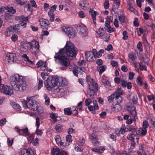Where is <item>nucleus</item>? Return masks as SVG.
I'll use <instances>...</instances> for the list:
<instances>
[{
	"label": "nucleus",
	"instance_id": "30",
	"mask_svg": "<svg viewBox=\"0 0 155 155\" xmlns=\"http://www.w3.org/2000/svg\"><path fill=\"white\" fill-rule=\"evenodd\" d=\"M138 131L139 133L141 135L144 136L147 134V129L141 127L139 128Z\"/></svg>",
	"mask_w": 155,
	"mask_h": 155
},
{
	"label": "nucleus",
	"instance_id": "36",
	"mask_svg": "<svg viewBox=\"0 0 155 155\" xmlns=\"http://www.w3.org/2000/svg\"><path fill=\"white\" fill-rule=\"evenodd\" d=\"M115 99L117 104H120L123 101V98L120 96H115Z\"/></svg>",
	"mask_w": 155,
	"mask_h": 155
},
{
	"label": "nucleus",
	"instance_id": "27",
	"mask_svg": "<svg viewBox=\"0 0 155 155\" xmlns=\"http://www.w3.org/2000/svg\"><path fill=\"white\" fill-rule=\"evenodd\" d=\"M11 105L13 108L15 110L20 111L21 110V107L19 104L15 102H12L11 103Z\"/></svg>",
	"mask_w": 155,
	"mask_h": 155
},
{
	"label": "nucleus",
	"instance_id": "45",
	"mask_svg": "<svg viewBox=\"0 0 155 155\" xmlns=\"http://www.w3.org/2000/svg\"><path fill=\"white\" fill-rule=\"evenodd\" d=\"M138 35L139 36H141L143 32V29L142 28H139L137 29Z\"/></svg>",
	"mask_w": 155,
	"mask_h": 155
},
{
	"label": "nucleus",
	"instance_id": "61",
	"mask_svg": "<svg viewBox=\"0 0 155 155\" xmlns=\"http://www.w3.org/2000/svg\"><path fill=\"white\" fill-rule=\"evenodd\" d=\"M40 119L38 117H37L36 119V124L35 126L37 128H39L40 126Z\"/></svg>",
	"mask_w": 155,
	"mask_h": 155
},
{
	"label": "nucleus",
	"instance_id": "5",
	"mask_svg": "<svg viewBox=\"0 0 155 155\" xmlns=\"http://www.w3.org/2000/svg\"><path fill=\"white\" fill-rule=\"evenodd\" d=\"M64 49H61L56 53L54 58L56 62H59V64L64 68L68 67L70 64L69 60L64 54Z\"/></svg>",
	"mask_w": 155,
	"mask_h": 155
},
{
	"label": "nucleus",
	"instance_id": "52",
	"mask_svg": "<svg viewBox=\"0 0 155 155\" xmlns=\"http://www.w3.org/2000/svg\"><path fill=\"white\" fill-rule=\"evenodd\" d=\"M78 16L80 18H83L85 17L86 15L85 13L83 11H80L78 13Z\"/></svg>",
	"mask_w": 155,
	"mask_h": 155
},
{
	"label": "nucleus",
	"instance_id": "34",
	"mask_svg": "<svg viewBox=\"0 0 155 155\" xmlns=\"http://www.w3.org/2000/svg\"><path fill=\"white\" fill-rule=\"evenodd\" d=\"M16 2L15 3L18 4H20L21 6H23L25 5H27V4L28 3V2L25 1L24 2H21V0H17L15 1Z\"/></svg>",
	"mask_w": 155,
	"mask_h": 155
},
{
	"label": "nucleus",
	"instance_id": "17",
	"mask_svg": "<svg viewBox=\"0 0 155 155\" xmlns=\"http://www.w3.org/2000/svg\"><path fill=\"white\" fill-rule=\"evenodd\" d=\"M30 49L34 48H39V45L38 42L37 41H33L29 42Z\"/></svg>",
	"mask_w": 155,
	"mask_h": 155
},
{
	"label": "nucleus",
	"instance_id": "19",
	"mask_svg": "<svg viewBox=\"0 0 155 155\" xmlns=\"http://www.w3.org/2000/svg\"><path fill=\"white\" fill-rule=\"evenodd\" d=\"M55 140L57 143L60 147L61 148H64V146L62 145V140L60 136L56 135L55 137Z\"/></svg>",
	"mask_w": 155,
	"mask_h": 155
},
{
	"label": "nucleus",
	"instance_id": "59",
	"mask_svg": "<svg viewBox=\"0 0 155 155\" xmlns=\"http://www.w3.org/2000/svg\"><path fill=\"white\" fill-rule=\"evenodd\" d=\"M92 102V101L89 98L87 99L85 101V104L86 106H88Z\"/></svg>",
	"mask_w": 155,
	"mask_h": 155
},
{
	"label": "nucleus",
	"instance_id": "21",
	"mask_svg": "<svg viewBox=\"0 0 155 155\" xmlns=\"http://www.w3.org/2000/svg\"><path fill=\"white\" fill-rule=\"evenodd\" d=\"M136 135H138L136 132H134V134H129L127 135V139L130 140L131 141L133 140H134V139Z\"/></svg>",
	"mask_w": 155,
	"mask_h": 155
},
{
	"label": "nucleus",
	"instance_id": "1",
	"mask_svg": "<svg viewBox=\"0 0 155 155\" xmlns=\"http://www.w3.org/2000/svg\"><path fill=\"white\" fill-rule=\"evenodd\" d=\"M11 84L15 90L21 91L26 89V83L23 80V77L19 74H16L12 76L10 78Z\"/></svg>",
	"mask_w": 155,
	"mask_h": 155
},
{
	"label": "nucleus",
	"instance_id": "47",
	"mask_svg": "<svg viewBox=\"0 0 155 155\" xmlns=\"http://www.w3.org/2000/svg\"><path fill=\"white\" fill-rule=\"evenodd\" d=\"M104 51L103 49H101L97 53L96 56L99 58L102 55V54L104 53Z\"/></svg>",
	"mask_w": 155,
	"mask_h": 155
},
{
	"label": "nucleus",
	"instance_id": "41",
	"mask_svg": "<svg viewBox=\"0 0 155 155\" xmlns=\"http://www.w3.org/2000/svg\"><path fill=\"white\" fill-rule=\"evenodd\" d=\"M28 149H23L19 152V155H28Z\"/></svg>",
	"mask_w": 155,
	"mask_h": 155
},
{
	"label": "nucleus",
	"instance_id": "2",
	"mask_svg": "<svg viewBox=\"0 0 155 155\" xmlns=\"http://www.w3.org/2000/svg\"><path fill=\"white\" fill-rule=\"evenodd\" d=\"M65 83L64 78L55 76H49L45 82L46 87L49 90L55 86H63Z\"/></svg>",
	"mask_w": 155,
	"mask_h": 155
},
{
	"label": "nucleus",
	"instance_id": "3",
	"mask_svg": "<svg viewBox=\"0 0 155 155\" xmlns=\"http://www.w3.org/2000/svg\"><path fill=\"white\" fill-rule=\"evenodd\" d=\"M27 100H22V104L25 109L28 108L31 110L34 111L37 110L39 114H41L43 112V108L40 106L37 101L31 99V97H28Z\"/></svg>",
	"mask_w": 155,
	"mask_h": 155
},
{
	"label": "nucleus",
	"instance_id": "31",
	"mask_svg": "<svg viewBox=\"0 0 155 155\" xmlns=\"http://www.w3.org/2000/svg\"><path fill=\"white\" fill-rule=\"evenodd\" d=\"M118 19L121 25H123L125 22V17L123 15H120L118 16Z\"/></svg>",
	"mask_w": 155,
	"mask_h": 155
},
{
	"label": "nucleus",
	"instance_id": "29",
	"mask_svg": "<svg viewBox=\"0 0 155 155\" xmlns=\"http://www.w3.org/2000/svg\"><path fill=\"white\" fill-rule=\"evenodd\" d=\"M125 130L126 132H127L128 131L130 132L131 130L134 132H136V130L134 127L131 125L127 126L125 128Z\"/></svg>",
	"mask_w": 155,
	"mask_h": 155
},
{
	"label": "nucleus",
	"instance_id": "49",
	"mask_svg": "<svg viewBox=\"0 0 155 155\" xmlns=\"http://www.w3.org/2000/svg\"><path fill=\"white\" fill-rule=\"evenodd\" d=\"M140 69L141 71L144 70L147 71V67L146 65L142 64V63L140 62L139 64Z\"/></svg>",
	"mask_w": 155,
	"mask_h": 155
},
{
	"label": "nucleus",
	"instance_id": "20",
	"mask_svg": "<svg viewBox=\"0 0 155 155\" xmlns=\"http://www.w3.org/2000/svg\"><path fill=\"white\" fill-rule=\"evenodd\" d=\"M105 150V148L104 147L100 146L99 147L93 148L92 150L93 152L99 153H103L104 150Z\"/></svg>",
	"mask_w": 155,
	"mask_h": 155
},
{
	"label": "nucleus",
	"instance_id": "22",
	"mask_svg": "<svg viewBox=\"0 0 155 155\" xmlns=\"http://www.w3.org/2000/svg\"><path fill=\"white\" fill-rule=\"evenodd\" d=\"M107 69V66L103 65L102 66H98L97 67V70L99 71V74H101Z\"/></svg>",
	"mask_w": 155,
	"mask_h": 155
},
{
	"label": "nucleus",
	"instance_id": "39",
	"mask_svg": "<svg viewBox=\"0 0 155 155\" xmlns=\"http://www.w3.org/2000/svg\"><path fill=\"white\" fill-rule=\"evenodd\" d=\"M97 35L100 37L103 36L104 34V31L103 28H99L98 31L97 32Z\"/></svg>",
	"mask_w": 155,
	"mask_h": 155
},
{
	"label": "nucleus",
	"instance_id": "56",
	"mask_svg": "<svg viewBox=\"0 0 155 155\" xmlns=\"http://www.w3.org/2000/svg\"><path fill=\"white\" fill-rule=\"evenodd\" d=\"M7 10L8 12H11L13 14L15 13L16 12V10L14 9L12 7H8Z\"/></svg>",
	"mask_w": 155,
	"mask_h": 155
},
{
	"label": "nucleus",
	"instance_id": "54",
	"mask_svg": "<svg viewBox=\"0 0 155 155\" xmlns=\"http://www.w3.org/2000/svg\"><path fill=\"white\" fill-rule=\"evenodd\" d=\"M66 140L69 142H71L72 141L71 136L70 134L67 135L66 137Z\"/></svg>",
	"mask_w": 155,
	"mask_h": 155
},
{
	"label": "nucleus",
	"instance_id": "10",
	"mask_svg": "<svg viewBox=\"0 0 155 155\" xmlns=\"http://www.w3.org/2000/svg\"><path fill=\"white\" fill-rule=\"evenodd\" d=\"M77 30L79 31V33L83 37H84L85 35L87 33L86 27L82 24H80L77 25Z\"/></svg>",
	"mask_w": 155,
	"mask_h": 155
},
{
	"label": "nucleus",
	"instance_id": "7",
	"mask_svg": "<svg viewBox=\"0 0 155 155\" xmlns=\"http://www.w3.org/2000/svg\"><path fill=\"white\" fill-rule=\"evenodd\" d=\"M64 32L70 38H73L75 37L76 35L75 30L73 28L69 27H64L62 28Z\"/></svg>",
	"mask_w": 155,
	"mask_h": 155
},
{
	"label": "nucleus",
	"instance_id": "6",
	"mask_svg": "<svg viewBox=\"0 0 155 155\" xmlns=\"http://www.w3.org/2000/svg\"><path fill=\"white\" fill-rule=\"evenodd\" d=\"M64 54H66L70 59L75 57L77 55V50L74 45L70 41H67L64 48Z\"/></svg>",
	"mask_w": 155,
	"mask_h": 155
},
{
	"label": "nucleus",
	"instance_id": "26",
	"mask_svg": "<svg viewBox=\"0 0 155 155\" xmlns=\"http://www.w3.org/2000/svg\"><path fill=\"white\" fill-rule=\"evenodd\" d=\"M21 49L25 52L27 51L28 50L30 51V47L29 42L23 44Z\"/></svg>",
	"mask_w": 155,
	"mask_h": 155
},
{
	"label": "nucleus",
	"instance_id": "40",
	"mask_svg": "<svg viewBox=\"0 0 155 155\" xmlns=\"http://www.w3.org/2000/svg\"><path fill=\"white\" fill-rule=\"evenodd\" d=\"M44 97L45 99V104L48 105H49L50 102V98L48 97L46 94H44Z\"/></svg>",
	"mask_w": 155,
	"mask_h": 155
},
{
	"label": "nucleus",
	"instance_id": "53",
	"mask_svg": "<svg viewBox=\"0 0 155 155\" xmlns=\"http://www.w3.org/2000/svg\"><path fill=\"white\" fill-rule=\"evenodd\" d=\"M110 137L113 141H116V140L117 137L115 135H114L113 134H111L109 135Z\"/></svg>",
	"mask_w": 155,
	"mask_h": 155
},
{
	"label": "nucleus",
	"instance_id": "15",
	"mask_svg": "<svg viewBox=\"0 0 155 155\" xmlns=\"http://www.w3.org/2000/svg\"><path fill=\"white\" fill-rule=\"evenodd\" d=\"M91 141L94 146H98L100 144V142L98 141L97 136L94 134H92L90 137Z\"/></svg>",
	"mask_w": 155,
	"mask_h": 155
},
{
	"label": "nucleus",
	"instance_id": "44",
	"mask_svg": "<svg viewBox=\"0 0 155 155\" xmlns=\"http://www.w3.org/2000/svg\"><path fill=\"white\" fill-rule=\"evenodd\" d=\"M149 125L148 121L146 120H145L143 122L142 128L147 129Z\"/></svg>",
	"mask_w": 155,
	"mask_h": 155
},
{
	"label": "nucleus",
	"instance_id": "55",
	"mask_svg": "<svg viewBox=\"0 0 155 155\" xmlns=\"http://www.w3.org/2000/svg\"><path fill=\"white\" fill-rule=\"evenodd\" d=\"M114 0V6L116 8H117L120 5V2L119 0Z\"/></svg>",
	"mask_w": 155,
	"mask_h": 155
},
{
	"label": "nucleus",
	"instance_id": "57",
	"mask_svg": "<svg viewBox=\"0 0 155 155\" xmlns=\"http://www.w3.org/2000/svg\"><path fill=\"white\" fill-rule=\"evenodd\" d=\"M18 36L17 35L15 34H12L11 40L12 41L15 42L17 41L18 40Z\"/></svg>",
	"mask_w": 155,
	"mask_h": 155
},
{
	"label": "nucleus",
	"instance_id": "12",
	"mask_svg": "<svg viewBox=\"0 0 155 155\" xmlns=\"http://www.w3.org/2000/svg\"><path fill=\"white\" fill-rule=\"evenodd\" d=\"M6 60H7L8 62L11 61L16 62L17 60L16 54L13 53L8 54L5 57Z\"/></svg>",
	"mask_w": 155,
	"mask_h": 155
},
{
	"label": "nucleus",
	"instance_id": "64",
	"mask_svg": "<svg viewBox=\"0 0 155 155\" xmlns=\"http://www.w3.org/2000/svg\"><path fill=\"white\" fill-rule=\"evenodd\" d=\"M6 122V120L5 118H3L0 120V126H2L5 125Z\"/></svg>",
	"mask_w": 155,
	"mask_h": 155
},
{
	"label": "nucleus",
	"instance_id": "51",
	"mask_svg": "<svg viewBox=\"0 0 155 155\" xmlns=\"http://www.w3.org/2000/svg\"><path fill=\"white\" fill-rule=\"evenodd\" d=\"M123 91L122 90H116L114 93L115 96H120V95L122 94Z\"/></svg>",
	"mask_w": 155,
	"mask_h": 155
},
{
	"label": "nucleus",
	"instance_id": "43",
	"mask_svg": "<svg viewBox=\"0 0 155 155\" xmlns=\"http://www.w3.org/2000/svg\"><path fill=\"white\" fill-rule=\"evenodd\" d=\"M28 136V137L27 138V139L28 142L29 143H31L34 139V135L33 134H29Z\"/></svg>",
	"mask_w": 155,
	"mask_h": 155
},
{
	"label": "nucleus",
	"instance_id": "33",
	"mask_svg": "<svg viewBox=\"0 0 155 155\" xmlns=\"http://www.w3.org/2000/svg\"><path fill=\"white\" fill-rule=\"evenodd\" d=\"M40 51L39 48H34L30 49V51L33 54H36L38 53Z\"/></svg>",
	"mask_w": 155,
	"mask_h": 155
},
{
	"label": "nucleus",
	"instance_id": "4",
	"mask_svg": "<svg viewBox=\"0 0 155 155\" xmlns=\"http://www.w3.org/2000/svg\"><path fill=\"white\" fill-rule=\"evenodd\" d=\"M86 80L88 85L87 94L90 97L93 99L96 91H98V85L90 76H87Z\"/></svg>",
	"mask_w": 155,
	"mask_h": 155
},
{
	"label": "nucleus",
	"instance_id": "63",
	"mask_svg": "<svg viewBox=\"0 0 155 155\" xmlns=\"http://www.w3.org/2000/svg\"><path fill=\"white\" fill-rule=\"evenodd\" d=\"M76 107H74L73 108L74 110H72L71 111L72 113L74 116H76L78 114V110L76 109Z\"/></svg>",
	"mask_w": 155,
	"mask_h": 155
},
{
	"label": "nucleus",
	"instance_id": "16",
	"mask_svg": "<svg viewBox=\"0 0 155 155\" xmlns=\"http://www.w3.org/2000/svg\"><path fill=\"white\" fill-rule=\"evenodd\" d=\"M89 12L90 14L91 15L94 23L95 24L96 21V16L99 15L98 12L94 11L92 9H90Z\"/></svg>",
	"mask_w": 155,
	"mask_h": 155
},
{
	"label": "nucleus",
	"instance_id": "35",
	"mask_svg": "<svg viewBox=\"0 0 155 155\" xmlns=\"http://www.w3.org/2000/svg\"><path fill=\"white\" fill-rule=\"evenodd\" d=\"M20 28L19 25L16 24L13 26L12 29L15 32H18Z\"/></svg>",
	"mask_w": 155,
	"mask_h": 155
},
{
	"label": "nucleus",
	"instance_id": "50",
	"mask_svg": "<svg viewBox=\"0 0 155 155\" xmlns=\"http://www.w3.org/2000/svg\"><path fill=\"white\" fill-rule=\"evenodd\" d=\"M104 6L105 9H107L109 7V3L108 0H106L104 3Z\"/></svg>",
	"mask_w": 155,
	"mask_h": 155
},
{
	"label": "nucleus",
	"instance_id": "24",
	"mask_svg": "<svg viewBox=\"0 0 155 155\" xmlns=\"http://www.w3.org/2000/svg\"><path fill=\"white\" fill-rule=\"evenodd\" d=\"M121 109V106L119 104H116L112 108V110L115 112H118Z\"/></svg>",
	"mask_w": 155,
	"mask_h": 155
},
{
	"label": "nucleus",
	"instance_id": "32",
	"mask_svg": "<svg viewBox=\"0 0 155 155\" xmlns=\"http://www.w3.org/2000/svg\"><path fill=\"white\" fill-rule=\"evenodd\" d=\"M13 33L12 28L10 27L8 28L6 31L5 32V35L7 36H10Z\"/></svg>",
	"mask_w": 155,
	"mask_h": 155
},
{
	"label": "nucleus",
	"instance_id": "23",
	"mask_svg": "<svg viewBox=\"0 0 155 155\" xmlns=\"http://www.w3.org/2000/svg\"><path fill=\"white\" fill-rule=\"evenodd\" d=\"M128 57L133 62L135 61L137 58L136 54L133 52H131L129 53Z\"/></svg>",
	"mask_w": 155,
	"mask_h": 155
},
{
	"label": "nucleus",
	"instance_id": "13",
	"mask_svg": "<svg viewBox=\"0 0 155 155\" xmlns=\"http://www.w3.org/2000/svg\"><path fill=\"white\" fill-rule=\"evenodd\" d=\"M37 68L41 67V70L43 71H48L47 64L46 62L41 60L39 61L36 64Z\"/></svg>",
	"mask_w": 155,
	"mask_h": 155
},
{
	"label": "nucleus",
	"instance_id": "9",
	"mask_svg": "<svg viewBox=\"0 0 155 155\" xmlns=\"http://www.w3.org/2000/svg\"><path fill=\"white\" fill-rule=\"evenodd\" d=\"M14 129L19 133L20 135L26 137L29 134V132L27 127L20 129L19 127H15Z\"/></svg>",
	"mask_w": 155,
	"mask_h": 155
},
{
	"label": "nucleus",
	"instance_id": "62",
	"mask_svg": "<svg viewBox=\"0 0 155 155\" xmlns=\"http://www.w3.org/2000/svg\"><path fill=\"white\" fill-rule=\"evenodd\" d=\"M123 39L124 40H127L128 38V36L127 35V32L126 31H124L123 33Z\"/></svg>",
	"mask_w": 155,
	"mask_h": 155
},
{
	"label": "nucleus",
	"instance_id": "48",
	"mask_svg": "<svg viewBox=\"0 0 155 155\" xmlns=\"http://www.w3.org/2000/svg\"><path fill=\"white\" fill-rule=\"evenodd\" d=\"M18 25H19L23 26L24 28H25L26 27L27 23L26 22H24L23 21H19Z\"/></svg>",
	"mask_w": 155,
	"mask_h": 155
},
{
	"label": "nucleus",
	"instance_id": "58",
	"mask_svg": "<svg viewBox=\"0 0 155 155\" xmlns=\"http://www.w3.org/2000/svg\"><path fill=\"white\" fill-rule=\"evenodd\" d=\"M67 132L69 134H74L75 133V130L72 128H69Z\"/></svg>",
	"mask_w": 155,
	"mask_h": 155
},
{
	"label": "nucleus",
	"instance_id": "28",
	"mask_svg": "<svg viewBox=\"0 0 155 155\" xmlns=\"http://www.w3.org/2000/svg\"><path fill=\"white\" fill-rule=\"evenodd\" d=\"M61 149L59 148H53L51 150L52 155H59Z\"/></svg>",
	"mask_w": 155,
	"mask_h": 155
},
{
	"label": "nucleus",
	"instance_id": "18",
	"mask_svg": "<svg viewBox=\"0 0 155 155\" xmlns=\"http://www.w3.org/2000/svg\"><path fill=\"white\" fill-rule=\"evenodd\" d=\"M79 5L82 9L84 10L87 9L88 3L87 0H81Z\"/></svg>",
	"mask_w": 155,
	"mask_h": 155
},
{
	"label": "nucleus",
	"instance_id": "25",
	"mask_svg": "<svg viewBox=\"0 0 155 155\" xmlns=\"http://www.w3.org/2000/svg\"><path fill=\"white\" fill-rule=\"evenodd\" d=\"M143 145V144H140V145L139 149L137 151V153L138 155H141L142 154H143V153L145 152Z\"/></svg>",
	"mask_w": 155,
	"mask_h": 155
},
{
	"label": "nucleus",
	"instance_id": "42",
	"mask_svg": "<svg viewBox=\"0 0 155 155\" xmlns=\"http://www.w3.org/2000/svg\"><path fill=\"white\" fill-rule=\"evenodd\" d=\"M71 108H66L64 109V113L68 115H70L72 114L71 111Z\"/></svg>",
	"mask_w": 155,
	"mask_h": 155
},
{
	"label": "nucleus",
	"instance_id": "60",
	"mask_svg": "<svg viewBox=\"0 0 155 155\" xmlns=\"http://www.w3.org/2000/svg\"><path fill=\"white\" fill-rule=\"evenodd\" d=\"M114 24L116 28H118L119 27V21L117 18H115L114 19Z\"/></svg>",
	"mask_w": 155,
	"mask_h": 155
},
{
	"label": "nucleus",
	"instance_id": "38",
	"mask_svg": "<svg viewBox=\"0 0 155 155\" xmlns=\"http://www.w3.org/2000/svg\"><path fill=\"white\" fill-rule=\"evenodd\" d=\"M55 129L58 132H59L63 129L62 126L61 124L57 125L55 127Z\"/></svg>",
	"mask_w": 155,
	"mask_h": 155
},
{
	"label": "nucleus",
	"instance_id": "11",
	"mask_svg": "<svg viewBox=\"0 0 155 155\" xmlns=\"http://www.w3.org/2000/svg\"><path fill=\"white\" fill-rule=\"evenodd\" d=\"M85 56L86 59L88 61L92 62L94 61L96 58L93 53L91 51H87L85 52Z\"/></svg>",
	"mask_w": 155,
	"mask_h": 155
},
{
	"label": "nucleus",
	"instance_id": "8",
	"mask_svg": "<svg viewBox=\"0 0 155 155\" xmlns=\"http://www.w3.org/2000/svg\"><path fill=\"white\" fill-rule=\"evenodd\" d=\"M0 90L3 93L7 95L11 96L13 94V91L12 88L4 84L0 85Z\"/></svg>",
	"mask_w": 155,
	"mask_h": 155
},
{
	"label": "nucleus",
	"instance_id": "37",
	"mask_svg": "<svg viewBox=\"0 0 155 155\" xmlns=\"http://www.w3.org/2000/svg\"><path fill=\"white\" fill-rule=\"evenodd\" d=\"M50 116L51 118L53 120L54 122L57 121V117H58L57 114L51 113L50 114Z\"/></svg>",
	"mask_w": 155,
	"mask_h": 155
},
{
	"label": "nucleus",
	"instance_id": "46",
	"mask_svg": "<svg viewBox=\"0 0 155 155\" xmlns=\"http://www.w3.org/2000/svg\"><path fill=\"white\" fill-rule=\"evenodd\" d=\"M137 49L139 50L140 51L142 52L143 51V46L142 43L141 42H139L137 45Z\"/></svg>",
	"mask_w": 155,
	"mask_h": 155
},
{
	"label": "nucleus",
	"instance_id": "14",
	"mask_svg": "<svg viewBox=\"0 0 155 155\" xmlns=\"http://www.w3.org/2000/svg\"><path fill=\"white\" fill-rule=\"evenodd\" d=\"M39 22L41 28L43 29L46 28L49 25L48 21L43 18H40Z\"/></svg>",
	"mask_w": 155,
	"mask_h": 155
}]
</instances>
